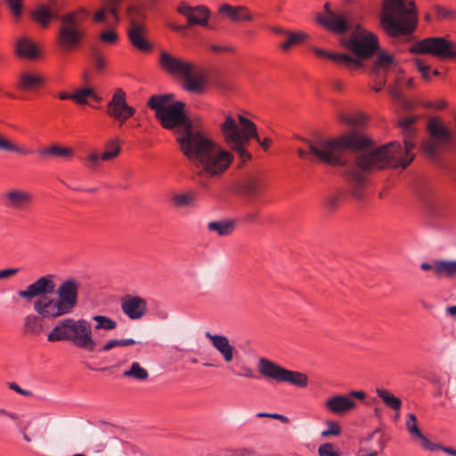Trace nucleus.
Masks as SVG:
<instances>
[{"label": "nucleus", "instance_id": "nucleus-64", "mask_svg": "<svg viewBox=\"0 0 456 456\" xmlns=\"http://www.w3.org/2000/svg\"><path fill=\"white\" fill-rule=\"evenodd\" d=\"M20 433L22 435L23 439L27 443H30L32 441V438L27 433V427H20Z\"/></svg>", "mask_w": 456, "mask_h": 456}, {"label": "nucleus", "instance_id": "nucleus-60", "mask_svg": "<svg viewBox=\"0 0 456 456\" xmlns=\"http://www.w3.org/2000/svg\"><path fill=\"white\" fill-rule=\"evenodd\" d=\"M0 416L7 417L15 421L20 419V415L18 413L8 411L4 408H0Z\"/></svg>", "mask_w": 456, "mask_h": 456}, {"label": "nucleus", "instance_id": "nucleus-14", "mask_svg": "<svg viewBox=\"0 0 456 456\" xmlns=\"http://www.w3.org/2000/svg\"><path fill=\"white\" fill-rule=\"evenodd\" d=\"M126 15L129 20L127 36L130 43L141 52H151L153 46L146 38L147 29L143 23L144 10L139 5H130L126 10Z\"/></svg>", "mask_w": 456, "mask_h": 456}, {"label": "nucleus", "instance_id": "nucleus-34", "mask_svg": "<svg viewBox=\"0 0 456 456\" xmlns=\"http://www.w3.org/2000/svg\"><path fill=\"white\" fill-rule=\"evenodd\" d=\"M39 155L42 157H59V158H69L74 155L73 151L70 148L62 147L57 144H53L51 147L44 148L39 150Z\"/></svg>", "mask_w": 456, "mask_h": 456}, {"label": "nucleus", "instance_id": "nucleus-58", "mask_svg": "<svg viewBox=\"0 0 456 456\" xmlns=\"http://www.w3.org/2000/svg\"><path fill=\"white\" fill-rule=\"evenodd\" d=\"M379 436V449L382 451L383 448H384V443H383V434L380 433V430L379 429H376L374 430L373 432H371L370 434H369L365 440L366 441H370L372 440L376 436Z\"/></svg>", "mask_w": 456, "mask_h": 456}, {"label": "nucleus", "instance_id": "nucleus-17", "mask_svg": "<svg viewBox=\"0 0 456 456\" xmlns=\"http://www.w3.org/2000/svg\"><path fill=\"white\" fill-rule=\"evenodd\" d=\"M107 113L110 117L123 124L135 113V109L126 102V93L122 88H117L107 105Z\"/></svg>", "mask_w": 456, "mask_h": 456}, {"label": "nucleus", "instance_id": "nucleus-39", "mask_svg": "<svg viewBox=\"0 0 456 456\" xmlns=\"http://www.w3.org/2000/svg\"><path fill=\"white\" fill-rule=\"evenodd\" d=\"M123 376L142 381L149 378V372L145 368L142 367L139 362H134L130 368L123 372Z\"/></svg>", "mask_w": 456, "mask_h": 456}, {"label": "nucleus", "instance_id": "nucleus-24", "mask_svg": "<svg viewBox=\"0 0 456 456\" xmlns=\"http://www.w3.org/2000/svg\"><path fill=\"white\" fill-rule=\"evenodd\" d=\"M265 183V178L263 175L252 174L241 181L240 191L250 200H255L262 193Z\"/></svg>", "mask_w": 456, "mask_h": 456}, {"label": "nucleus", "instance_id": "nucleus-57", "mask_svg": "<svg viewBox=\"0 0 456 456\" xmlns=\"http://www.w3.org/2000/svg\"><path fill=\"white\" fill-rule=\"evenodd\" d=\"M116 346H119L118 339H110L102 346L100 351L109 352Z\"/></svg>", "mask_w": 456, "mask_h": 456}, {"label": "nucleus", "instance_id": "nucleus-47", "mask_svg": "<svg viewBox=\"0 0 456 456\" xmlns=\"http://www.w3.org/2000/svg\"><path fill=\"white\" fill-rule=\"evenodd\" d=\"M413 63L417 67L418 71L421 74L422 78L425 81H430L431 80V75H430V65L426 64L420 58H413L412 59Z\"/></svg>", "mask_w": 456, "mask_h": 456}, {"label": "nucleus", "instance_id": "nucleus-25", "mask_svg": "<svg viewBox=\"0 0 456 456\" xmlns=\"http://www.w3.org/2000/svg\"><path fill=\"white\" fill-rule=\"evenodd\" d=\"M219 12L226 15L232 21H251L253 15L249 10L244 5L232 6L224 4L219 7Z\"/></svg>", "mask_w": 456, "mask_h": 456}, {"label": "nucleus", "instance_id": "nucleus-43", "mask_svg": "<svg viewBox=\"0 0 456 456\" xmlns=\"http://www.w3.org/2000/svg\"><path fill=\"white\" fill-rule=\"evenodd\" d=\"M341 120L354 127H361L367 120V117L363 113H355L354 115H343Z\"/></svg>", "mask_w": 456, "mask_h": 456}, {"label": "nucleus", "instance_id": "nucleus-18", "mask_svg": "<svg viewBox=\"0 0 456 456\" xmlns=\"http://www.w3.org/2000/svg\"><path fill=\"white\" fill-rule=\"evenodd\" d=\"M177 12L186 17L188 22L187 27L194 25L207 27L208 25L210 12L205 5L191 7L184 2H181L177 6Z\"/></svg>", "mask_w": 456, "mask_h": 456}, {"label": "nucleus", "instance_id": "nucleus-40", "mask_svg": "<svg viewBox=\"0 0 456 456\" xmlns=\"http://www.w3.org/2000/svg\"><path fill=\"white\" fill-rule=\"evenodd\" d=\"M92 320L96 322L94 326L95 330H103L106 331L113 330L117 328V322L105 315H94Z\"/></svg>", "mask_w": 456, "mask_h": 456}, {"label": "nucleus", "instance_id": "nucleus-63", "mask_svg": "<svg viewBox=\"0 0 456 456\" xmlns=\"http://www.w3.org/2000/svg\"><path fill=\"white\" fill-rule=\"evenodd\" d=\"M119 346H128L132 345H135L137 342L133 338H122L118 339Z\"/></svg>", "mask_w": 456, "mask_h": 456}, {"label": "nucleus", "instance_id": "nucleus-62", "mask_svg": "<svg viewBox=\"0 0 456 456\" xmlns=\"http://www.w3.org/2000/svg\"><path fill=\"white\" fill-rule=\"evenodd\" d=\"M430 106H432L437 110H444L447 107V103L444 100H438L435 102L430 103Z\"/></svg>", "mask_w": 456, "mask_h": 456}, {"label": "nucleus", "instance_id": "nucleus-49", "mask_svg": "<svg viewBox=\"0 0 456 456\" xmlns=\"http://www.w3.org/2000/svg\"><path fill=\"white\" fill-rule=\"evenodd\" d=\"M7 6L12 12L13 16L20 18L22 13V4L21 0H4Z\"/></svg>", "mask_w": 456, "mask_h": 456}, {"label": "nucleus", "instance_id": "nucleus-22", "mask_svg": "<svg viewBox=\"0 0 456 456\" xmlns=\"http://www.w3.org/2000/svg\"><path fill=\"white\" fill-rule=\"evenodd\" d=\"M205 337L209 340L211 346L219 353L225 363H232L233 362L238 353L226 336L212 334L207 331Z\"/></svg>", "mask_w": 456, "mask_h": 456}, {"label": "nucleus", "instance_id": "nucleus-51", "mask_svg": "<svg viewBox=\"0 0 456 456\" xmlns=\"http://www.w3.org/2000/svg\"><path fill=\"white\" fill-rule=\"evenodd\" d=\"M300 140L302 141H305V139L301 138V137H298ZM306 142V140H305ZM308 142V146H309V150L310 151H305L301 148H298L297 150V154L299 156V158L303 160H307V159H310L312 160L313 159V154H314V142H310V141H307Z\"/></svg>", "mask_w": 456, "mask_h": 456}, {"label": "nucleus", "instance_id": "nucleus-13", "mask_svg": "<svg viewBox=\"0 0 456 456\" xmlns=\"http://www.w3.org/2000/svg\"><path fill=\"white\" fill-rule=\"evenodd\" d=\"M257 370L265 379L277 383H289L298 387H305L307 385V377L305 374L287 370L265 357L259 358Z\"/></svg>", "mask_w": 456, "mask_h": 456}, {"label": "nucleus", "instance_id": "nucleus-15", "mask_svg": "<svg viewBox=\"0 0 456 456\" xmlns=\"http://www.w3.org/2000/svg\"><path fill=\"white\" fill-rule=\"evenodd\" d=\"M417 194L428 213L435 218H442L447 213V205L436 194L432 184L421 179L417 184Z\"/></svg>", "mask_w": 456, "mask_h": 456}, {"label": "nucleus", "instance_id": "nucleus-59", "mask_svg": "<svg viewBox=\"0 0 456 456\" xmlns=\"http://www.w3.org/2000/svg\"><path fill=\"white\" fill-rule=\"evenodd\" d=\"M19 272L18 268H7L0 271V280L9 278Z\"/></svg>", "mask_w": 456, "mask_h": 456}, {"label": "nucleus", "instance_id": "nucleus-44", "mask_svg": "<svg viewBox=\"0 0 456 456\" xmlns=\"http://www.w3.org/2000/svg\"><path fill=\"white\" fill-rule=\"evenodd\" d=\"M92 63L94 69L101 73L107 67V59L106 57L101 53L98 50H94L91 54Z\"/></svg>", "mask_w": 456, "mask_h": 456}, {"label": "nucleus", "instance_id": "nucleus-3", "mask_svg": "<svg viewBox=\"0 0 456 456\" xmlns=\"http://www.w3.org/2000/svg\"><path fill=\"white\" fill-rule=\"evenodd\" d=\"M181 151L194 165L196 179L204 187L208 185L211 179L227 170L233 160L230 151L215 143L202 132L191 141H183Z\"/></svg>", "mask_w": 456, "mask_h": 456}, {"label": "nucleus", "instance_id": "nucleus-11", "mask_svg": "<svg viewBox=\"0 0 456 456\" xmlns=\"http://www.w3.org/2000/svg\"><path fill=\"white\" fill-rule=\"evenodd\" d=\"M427 128L429 138L422 142L421 151L427 158L438 160L441 150L452 142V133L437 118H430Z\"/></svg>", "mask_w": 456, "mask_h": 456}, {"label": "nucleus", "instance_id": "nucleus-28", "mask_svg": "<svg viewBox=\"0 0 456 456\" xmlns=\"http://www.w3.org/2000/svg\"><path fill=\"white\" fill-rule=\"evenodd\" d=\"M43 316L40 314H28L24 318L23 331L30 336H38L44 330Z\"/></svg>", "mask_w": 456, "mask_h": 456}, {"label": "nucleus", "instance_id": "nucleus-48", "mask_svg": "<svg viewBox=\"0 0 456 456\" xmlns=\"http://www.w3.org/2000/svg\"><path fill=\"white\" fill-rule=\"evenodd\" d=\"M318 453L320 456H339L338 451L330 443L321 444L318 448Z\"/></svg>", "mask_w": 456, "mask_h": 456}, {"label": "nucleus", "instance_id": "nucleus-50", "mask_svg": "<svg viewBox=\"0 0 456 456\" xmlns=\"http://www.w3.org/2000/svg\"><path fill=\"white\" fill-rule=\"evenodd\" d=\"M416 438H419L421 441V446L427 451L438 452L442 448V445L434 444L422 433L421 436H418Z\"/></svg>", "mask_w": 456, "mask_h": 456}, {"label": "nucleus", "instance_id": "nucleus-35", "mask_svg": "<svg viewBox=\"0 0 456 456\" xmlns=\"http://www.w3.org/2000/svg\"><path fill=\"white\" fill-rule=\"evenodd\" d=\"M285 40L280 45L283 51L289 50L292 46L304 43L309 36L304 32H287Z\"/></svg>", "mask_w": 456, "mask_h": 456}, {"label": "nucleus", "instance_id": "nucleus-30", "mask_svg": "<svg viewBox=\"0 0 456 456\" xmlns=\"http://www.w3.org/2000/svg\"><path fill=\"white\" fill-rule=\"evenodd\" d=\"M87 98H91L97 102H102V98L99 96L93 88L83 87L74 91L71 96V100L77 104H86Z\"/></svg>", "mask_w": 456, "mask_h": 456}, {"label": "nucleus", "instance_id": "nucleus-12", "mask_svg": "<svg viewBox=\"0 0 456 456\" xmlns=\"http://www.w3.org/2000/svg\"><path fill=\"white\" fill-rule=\"evenodd\" d=\"M414 54H429L440 60L456 59V42L444 37H430L421 39L409 47Z\"/></svg>", "mask_w": 456, "mask_h": 456}, {"label": "nucleus", "instance_id": "nucleus-55", "mask_svg": "<svg viewBox=\"0 0 456 456\" xmlns=\"http://www.w3.org/2000/svg\"><path fill=\"white\" fill-rule=\"evenodd\" d=\"M10 389L15 391L16 393L24 395V396H31L32 393L28 390L21 388L17 383L11 382L8 384Z\"/></svg>", "mask_w": 456, "mask_h": 456}, {"label": "nucleus", "instance_id": "nucleus-29", "mask_svg": "<svg viewBox=\"0 0 456 456\" xmlns=\"http://www.w3.org/2000/svg\"><path fill=\"white\" fill-rule=\"evenodd\" d=\"M234 229L235 221L233 220L212 221L208 224V230L216 232L219 236H228L233 232Z\"/></svg>", "mask_w": 456, "mask_h": 456}, {"label": "nucleus", "instance_id": "nucleus-19", "mask_svg": "<svg viewBox=\"0 0 456 456\" xmlns=\"http://www.w3.org/2000/svg\"><path fill=\"white\" fill-rule=\"evenodd\" d=\"M120 308L130 320L142 319L148 311L147 302L139 296L126 295L121 298Z\"/></svg>", "mask_w": 456, "mask_h": 456}, {"label": "nucleus", "instance_id": "nucleus-45", "mask_svg": "<svg viewBox=\"0 0 456 456\" xmlns=\"http://www.w3.org/2000/svg\"><path fill=\"white\" fill-rule=\"evenodd\" d=\"M325 425L326 429L321 433L322 437L338 436L341 434L342 429L338 421L327 420Z\"/></svg>", "mask_w": 456, "mask_h": 456}, {"label": "nucleus", "instance_id": "nucleus-32", "mask_svg": "<svg viewBox=\"0 0 456 456\" xmlns=\"http://www.w3.org/2000/svg\"><path fill=\"white\" fill-rule=\"evenodd\" d=\"M33 18L41 26L47 27L53 19H59L57 14H54L52 10L46 5H40L33 12Z\"/></svg>", "mask_w": 456, "mask_h": 456}, {"label": "nucleus", "instance_id": "nucleus-7", "mask_svg": "<svg viewBox=\"0 0 456 456\" xmlns=\"http://www.w3.org/2000/svg\"><path fill=\"white\" fill-rule=\"evenodd\" d=\"M240 126L232 116H226L224 121L220 125V131L225 143L236 151L243 161L251 159V154L247 151L250 139L256 141L265 149L270 145V139L263 141L258 137L256 125L248 118L239 116Z\"/></svg>", "mask_w": 456, "mask_h": 456}, {"label": "nucleus", "instance_id": "nucleus-8", "mask_svg": "<svg viewBox=\"0 0 456 456\" xmlns=\"http://www.w3.org/2000/svg\"><path fill=\"white\" fill-rule=\"evenodd\" d=\"M47 340L50 342L68 341L88 352L94 351L96 347L91 324L83 318L77 320L67 318L60 321L47 335Z\"/></svg>", "mask_w": 456, "mask_h": 456}, {"label": "nucleus", "instance_id": "nucleus-53", "mask_svg": "<svg viewBox=\"0 0 456 456\" xmlns=\"http://www.w3.org/2000/svg\"><path fill=\"white\" fill-rule=\"evenodd\" d=\"M101 156L96 152L89 154L86 158V167L91 170H95L100 164Z\"/></svg>", "mask_w": 456, "mask_h": 456}, {"label": "nucleus", "instance_id": "nucleus-4", "mask_svg": "<svg viewBox=\"0 0 456 456\" xmlns=\"http://www.w3.org/2000/svg\"><path fill=\"white\" fill-rule=\"evenodd\" d=\"M340 43L353 55L346 53H330L317 48H315V55L326 57L337 65L350 71H355L363 67V60L371 58L379 49L378 37L359 25L348 37H342Z\"/></svg>", "mask_w": 456, "mask_h": 456}, {"label": "nucleus", "instance_id": "nucleus-6", "mask_svg": "<svg viewBox=\"0 0 456 456\" xmlns=\"http://www.w3.org/2000/svg\"><path fill=\"white\" fill-rule=\"evenodd\" d=\"M407 6L404 0H384L380 14V24L392 37L411 35L418 23L414 2Z\"/></svg>", "mask_w": 456, "mask_h": 456}, {"label": "nucleus", "instance_id": "nucleus-20", "mask_svg": "<svg viewBox=\"0 0 456 456\" xmlns=\"http://www.w3.org/2000/svg\"><path fill=\"white\" fill-rule=\"evenodd\" d=\"M422 271H432L438 279H452L456 277V260L433 259L420 265Z\"/></svg>", "mask_w": 456, "mask_h": 456}, {"label": "nucleus", "instance_id": "nucleus-54", "mask_svg": "<svg viewBox=\"0 0 456 456\" xmlns=\"http://www.w3.org/2000/svg\"><path fill=\"white\" fill-rule=\"evenodd\" d=\"M435 11L438 19L452 18L454 15L453 12L439 5L436 6Z\"/></svg>", "mask_w": 456, "mask_h": 456}, {"label": "nucleus", "instance_id": "nucleus-16", "mask_svg": "<svg viewBox=\"0 0 456 456\" xmlns=\"http://www.w3.org/2000/svg\"><path fill=\"white\" fill-rule=\"evenodd\" d=\"M365 397V392L352 390L347 395H336L329 397L323 406L330 413L343 416L356 408L357 403L354 398L363 400Z\"/></svg>", "mask_w": 456, "mask_h": 456}, {"label": "nucleus", "instance_id": "nucleus-9", "mask_svg": "<svg viewBox=\"0 0 456 456\" xmlns=\"http://www.w3.org/2000/svg\"><path fill=\"white\" fill-rule=\"evenodd\" d=\"M159 64L168 75L183 78V88L190 93H202L204 91L203 75L199 72L196 66L182 58L162 51L159 54Z\"/></svg>", "mask_w": 456, "mask_h": 456}, {"label": "nucleus", "instance_id": "nucleus-37", "mask_svg": "<svg viewBox=\"0 0 456 456\" xmlns=\"http://www.w3.org/2000/svg\"><path fill=\"white\" fill-rule=\"evenodd\" d=\"M227 370L236 377L254 379V370L243 362L237 361L234 364L229 365Z\"/></svg>", "mask_w": 456, "mask_h": 456}, {"label": "nucleus", "instance_id": "nucleus-31", "mask_svg": "<svg viewBox=\"0 0 456 456\" xmlns=\"http://www.w3.org/2000/svg\"><path fill=\"white\" fill-rule=\"evenodd\" d=\"M43 83L44 77L40 75L25 72L21 74L18 86L21 90H33Z\"/></svg>", "mask_w": 456, "mask_h": 456}, {"label": "nucleus", "instance_id": "nucleus-42", "mask_svg": "<svg viewBox=\"0 0 456 456\" xmlns=\"http://www.w3.org/2000/svg\"><path fill=\"white\" fill-rule=\"evenodd\" d=\"M194 200V194L191 192L175 194L172 197V201L177 208L191 207Z\"/></svg>", "mask_w": 456, "mask_h": 456}, {"label": "nucleus", "instance_id": "nucleus-5", "mask_svg": "<svg viewBox=\"0 0 456 456\" xmlns=\"http://www.w3.org/2000/svg\"><path fill=\"white\" fill-rule=\"evenodd\" d=\"M172 94L152 95L148 106L155 111L156 118L162 127L174 131L182 150V142L186 139L192 140L201 131L195 128L191 118L184 111V103L177 101L170 103Z\"/></svg>", "mask_w": 456, "mask_h": 456}, {"label": "nucleus", "instance_id": "nucleus-10", "mask_svg": "<svg viewBox=\"0 0 456 456\" xmlns=\"http://www.w3.org/2000/svg\"><path fill=\"white\" fill-rule=\"evenodd\" d=\"M89 15L86 9L79 8L60 17L58 44L63 50L76 49L83 42L86 33L84 23Z\"/></svg>", "mask_w": 456, "mask_h": 456}, {"label": "nucleus", "instance_id": "nucleus-61", "mask_svg": "<svg viewBox=\"0 0 456 456\" xmlns=\"http://www.w3.org/2000/svg\"><path fill=\"white\" fill-rule=\"evenodd\" d=\"M211 50L214 52H233V47L232 46H224L219 45H213L210 46Z\"/></svg>", "mask_w": 456, "mask_h": 456}, {"label": "nucleus", "instance_id": "nucleus-56", "mask_svg": "<svg viewBox=\"0 0 456 456\" xmlns=\"http://www.w3.org/2000/svg\"><path fill=\"white\" fill-rule=\"evenodd\" d=\"M444 168L451 179L456 183V162L446 164Z\"/></svg>", "mask_w": 456, "mask_h": 456}, {"label": "nucleus", "instance_id": "nucleus-26", "mask_svg": "<svg viewBox=\"0 0 456 456\" xmlns=\"http://www.w3.org/2000/svg\"><path fill=\"white\" fill-rule=\"evenodd\" d=\"M122 0H105L102 8L100 11H98L94 16V21L110 24L111 22L106 20V15L110 14L113 19V21L118 22L119 20L118 8Z\"/></svg>", "mask_w": 456, "mask_h": 456}, {"label": "nucleus", "instance_id": "nucleus-46", "mask_svg": "<svg viewBox=\"0 0 456 456\" xmlns=\"http://www.w3.org/2000/svg\"><path fill=\"white\" fill-rule=\"evenodd\" d=\"M406 428L408 432L413 437H417L418 436H421V431L418 427V420L417 417L413 413H408L407 414V419H406Z\"/></svg>", "mask_w": 456, "mask_h": 456}, {"label": "nucleus", "instance_id": "nucleus-23", "mask_svg": "<svg viewBox=\"0 0 456 456\" xmlns=\"http://www.w3.org/2000/svg\"><path fill=\"white\" fill-rule=\"evenodd\" d=\"M316 20L324 28L331 32L342 35L351 28V25L343 15H337L335 12H330L329 15L320 14Z\"/></svg>", "mask_w": 456, "mask_h": 456}, {"label": "nucleus", "instance_id": "nucleus-2", "mask_svg": "<svg viewBox=\"0 0 456 456\" xmlns=\"http://www.w3.org/2000/svg\"><path fill=\"white\" fill-rule=\"evenodd\" d=\"M80 282L73 278L64 280L56 289L53 275L39 277L26 289L19 290L18 296L28 301L37 298L33 308L37 314L45 319L58 317L73 313L78 302Z\"/></svg>", "mask_w": 456, "mask_h": 456}, {"label": "nucleus", "instance_id": "nucleus-1", "mask_svg": "<svg viewBox=\"0 0 456 456\" xmlns=\"http://www.w3.org/2000/svg\"><path fill=\"white\" fill-rule=\"evenodd\" d=\"M415 121L414 117H406L399 120L403 136V148L398 142H391L368 155L358 157L354 165H347L343 152L367 150L372 145V141L370 138L353 131L335 141L328 142L326 148L322 151L317 146L322 145V142L315 134V158H319L328 164L344 167L343 175L350 184L352 193L357 199H362L366 182L362 171L383 169L387 167L404 169L412 162L414 154L411 153V151L415 148L416 134L413 127Z\"/></svg>", "mask_w": 456, "mask_h": 456}, {"label": "nucleus", "instance_id": "nucleus-38", "mask_svg": "<svg viewBox=\"0 0 456 456\" xmlns=\"http://www.w3.org/2000/svg\"><path fill=\"white\" fill-rule=\"evenodd\" d=\"M0 151L15 152L20 155H28L32 153V151L20 147L17 144L12 142L5 135L0 133Z\"/></svg>", "mask_w": 456, "mask_h": 456}, {"label": "nucleus", "instance_id": "nucleus-36", "mask_svg": "<svg viewBox=\"0 0 456 456\" xmlns=\"http://www.w3.org/2000/svg\"><path fill=\"white\" fill-rule=\"evenodd\" d=\"M378 396L382 400L386 406L394 410L399 411L402 407V401L400 398L395 396L392 393L385 388H377Z\"/></svg>", "mask_w": 456, "mask_h": 456}, {"label": "nucleus", "instance_id": "nucleus-33", "mask_svg": "<svg viewBox=\"0 0 456 456\" xmlns=\"http://www.w3.org/2000/svg\"><path fill=\"white\" fill-rule=\"evenodd\" d=\"M395 64L396 61L391 54L385 52H379L373 64V71H388L390 69L395 68Z\"/></svg>", "mask_w": 456, "mask_h": 456}, {"label": "nucleus", "instance_id": "nucleus-41", "mask_svg": "<svg viewBox=\"0 0 456 456\" xmlns=\"http://www.w3.org/2000/svg\"><path fill=\"white\" fill-rule=\"evenodd\" d=\"M106 151L101 155L103 161H109L118 156L121 148L118 144V139H111L106 142Z\"/></svg>", "mask_w": 456, "mask_h": 456}, {"label": "nucleus", "instance_id": "nucleus-52", "mask_svg": "<svg viewBox=\"0 0 456 456\" xmlns=\"http://www.w3.org/2000/svg\"><path fill=\"white\" fill-rule=\"evenodd\" d=\"M100 38L107 44H115L118 41V36L114 30L110 29L102 32Z\"/></svg>", "mask_w": 456, "mask_h": 456}, {"label": "nucleus", "instance_id": "nucleus-27", "mask_svg": "<svg viewBox=\"0 0 456 456\" xmlns=\"http://www.w3.org/2000/svg\"><path fill=\"white\" fill-rule=\"evenodd\" d=\"M16 54L25 59H36L39 56V51L36 44L28 37L19 38L15 45Z\"/></svg>", "mask_w": 456, "mask_h": 456}, {"label": "nucleus", "instance_id": "nucleus-21", "mask_svg": "<svg viewBox=\"0 0 456 456\" xmlns=\"http://www.w3.org/2000/svg\"><path fill=\"white\" fill-rule=\"evenodd\" d=\"M33 195L27 191L11 189L4 196V204L7 208L13 210H26L33 202Z\"/></svg>", "mask_w": 456, "mask_h": 456}]
</instances>
